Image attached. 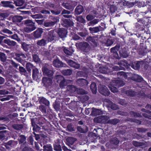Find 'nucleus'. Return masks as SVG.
<instances>
[{"label": "nucleus", "instance_id": "nucleus-21", "mask_svg": "<svg viewBox=\"0 0 151 151\" xmlns=\"http://www.w3.org/2000/svg\"><path fill=\"white\" fill-rule=\"evenodd\" d=\"M43 32V29L41 28H38L37 30L33 32V36L36 38L40 37Z\"/></svg>", "mask_w": 151, "mask_h": 151}, {"label": "nucleus", "instance_id": "nucleus-34", "mask_svg": "<svg viewBox=\"0 0 151 151\" xmlns=\"http://www.w3.org/2000/svg\"><path fill=\"white\" fill-rule=\"evenodd\" d=\"M61 73L62 74L65 76H70L72 73V71L70 69H65L62 70Z\"/></svg>", "mask_w": 151, "mask_h": 151}, {"label": "nucleus", "instance_id": "nucleus-52", "mask_svg": "<svg viewBox=\"0 0 151 151\" xmlns=\"http://www.w3.org/2000/svg\"><path fill=\"white\" fill-rule=\"evenodd\" d=\"M117 74L118 77L119 78H125L127 76L126 73L123 71L119 72L117 73Z\"/></svg>", "mask_w": 151, "mask_h": 151}, {"label": "nucleus", "instance_id": "nucleus-14", "mask_svg": "<svg viewBox=\"0 0 151 151\" xmlns=\"http://www.w3.org/2000/svg\"><path fill=\"white\" fill-rule=\"evenodd\" d=\"M68 32L64 28H60L58 31V34L60 37L63 40V39L66 37Z\"/></svg>", "mask_w": 151, "mask_h": 151}, {"label": "nucleus", "instance_id": "nucleus-17", "mask_svg": "<svg viewBox=\"0 0 151 151\" xmlns=\"http://www.w3.org/2000/svg\"><path fill=\"white\" fill-rule=\"evenodd\" d=\"M18 114L17 113H10V124H12L14 123H17L19 120L17 118Z\"/></svg>", "mask_w": 151, "mask_h": 151}, {"label": "nucleus", "instance_id": "nucleus-28", "mask_svg": "<svg viewBox=\"0 0 151 151\" xmlns=\"http://www.w3.org/2000/svg\"><path fill=\"white\" fill-rule=\"evenodd\" d=\"M53 65L54 66L58 68L62 67L63 66V62L58 59H55L53 61Z\"/></svg>", "mask_w": 151, "mask_h": 151}, {"label": "nucleus", "instance_id": "nucleus-5", "mask_svg": "<svg viewBox=\"0 0 151 151\" xmlns=\"http://www.w3.org/2000/svg\"><path fill=\"white\" fill-rule=\"evenodd\" d=\"M109 118L106 115H101L94 118L95 122L101 124H106V121Z\"/></svg>", "mask_w": 151, "mask_h": 151}, {"label": "nucleus", "instance_id": "nucleus-46", "mask_svg": "<svg viewBox=\"0 0 151 151\" xmlns=\"http://www.w3.org/2000/svg\"><path fill=\"white\" fill-rule=\"evenodd\" d=\"M14 124H12V127L13 128L16 130H19L22 129L23 128V125L22 124H16L14 123Z\"/></svg>", "mask_w": 151, "mask_h": 151}, {"label": "nucleus", "instance_id": "nucleus-43", "mask_svg": "<svg viewBox=\"0 0 151 151\" xmlns=\"http://www.w3.org/2000/svg\"><path fill=\"white\" fill-rule=\"evenodd\" d=\"M134 26L137 29L140 31H143L144 29V28L143 27V26L142 23L140 24L139 22H136L134 24Z\"/></svg>", "mask_w": 151, "mask_h": 151}, {"label": "nucleus", "instance_id": "nucleus-40", "mask_svg": "<svg viewBox=\"0 0 151 151\" xmlns=\"http://www.w3.org/2000/svg\"><path fill=\"white\" fill-rule=\"evenodd\" d=\"M69 80H66L64 78L59 83V86L61 88H65V86L67 85V83H69Z\"/></svg>", "mask_w": 151, "mask_h": 151}, {"label": "nucleus", "instance_id": "nucleus-2", "mask_svg": "<svg viewBox=\"0 0 151 151\" xmlns=\"http://www.w3.org/2000/svg\"><path fill=\"white\" fill-rule=\"evenodd\" d=\"M122 84V81L115 79L111 81L108 86L112 92L115 93L117 92V88L124 86Z\"/></svg>", "mask_w": 151, "mask_h": 151}, {"label": "nucleus", "instance_id": "nucleus-27", "mask_svg": "<svg viewBox=\"0 0 151 151\" xmlns=\"http://www.w3.org/2000/svg\"><path fill=\"white\" fill-rule=\"evenodd\" d=\"M84 11L83 6L81 5H78L75 9V14L76 15H79L83 12Z\"/></svg>", "mask_w": 151, "mask_h": 151}, {"label": "nucleus", "instance_id": "nucleus-8", "mask_svg": "<svg viewBox=\"0 0 151 151\" xmlns=\"http://www.w3.org/2000/svg\"><path fill=\"white\" fill-rule=\"evenodd\" d=\"M31 122L35 123V124L39 125L40 126H41L42 125H43L44 123H45L46 122L45 119L42 117L31 118Z\"/></svg>", "mask_w": 151, "mask_h": 151}, {"label": "nucleus", "instance_id": "nucleus-48", "mask_svg": "<svg viewBox=\"0 0 151 151\" xmlns=\"http://www.w3.org/2000/svg\"><path fill=\"white\" fill-rule=\"evenodd\" d=\"M67 89L71 93H73L76 90V87L73 85H68L67 87Z\"/></svg>", "mask_w": 151, "mask_h": 151}, {"label": "nucleus", "instance_id": "nucleus-1", "mask_svg": "<svg viewBox=\"0 0 151 151\" xmlns=\"http://www.w3.org/2000/svg\"><path fill=\"white\" fill-rule=\"evenodd\" d=\"M17 92L18 91L16 89L15 87L10 85V94H13L10 95V100L11 99H14L10 100V113L16 111L17 109V104L16 102L17 99L14 95L17 94Z\"/></svg>", "mask_w": 151, "mask_h": 151}, {"label": "nucleus", "instance_id": "nucleus-35", "mask_svg": "<svg viewBox=\"0 0 151 151\" xmlns=\"http://www.w3.org/2000/svg\"><path fill=\"white\" fill-rule=\"evenodd\" d=\"M128 44L131 48H132V49H136L137 45L136 44L135 40H134L132 39L129 40L128 42Z\"/></svg>", "mask_w": 151, "mask_h": 151}, {"label": "nucleus", "instance_id": "nucleus-38", "mask_svg": "<svg viewBox=\"0 0 151 151\" xmlns=\"http://www.w3.org/2000/svg\"><path fill=\"white\" fill-rule=\"evenodd\" d=\"M32 60L33 61L37 63H39L40 61V59L38 55L35 54H33L32 55Z\"/></svg>", "mask_w": 151, "mask_h": 151}, {"label": "nucleus", "instance_id": "nucleus-15", "mask_svg": "<svg viewBox=\"0 0 151 151\" xmlns=\"http://www.w3.org/2000/svg\"><path fill=\"white\" fill-rule=\"evenodd\" d=\"M62 24L64 27L68 28L73 26L74 23L72 20L70 19H64L63 21Z\"/></svg>", "mask_w": 151, "mask_h": 151}, {"label": "nucleus", "instance_id": "nucleus-37", "mask_svg": "<svg viewBox=\"0 0 151 151\" xmlns=\"http://www.w3.org/2000/svg\"><path fill=\"white\" fill-rule=\"evenodd\" d=\"M90 88L93 94H96L97 92V88L95 83L93 82L90 85Z\"/></svg>", "mask_w": 151, "mask_h": 151}, {"label": "nucleus", "instance_id": "nucleus-55", "mask_svg": "<svg viewBox=\"0 0 151 151\" xmlns=\"http://www.w3.org/2000/svg\"><path fill=\"white\" fill-rule=\"evenodd\" d=\"M46 43V40L43 39L37 41V44L40 46H44Z\"/></svg>", "mask_w": 151, "mask_h": 151}, {"label": "nucleus", "instance_id": "nucleus-10", "mask_svg": "<svg viewBox=\"0 0 151 151\" xmlns=\"http://www.w3.org/2000/svg\"><path fill=\"white\" fill-rule=\"evenodd\" d=\"M98 90L100 93L105 96H108L110 95L109 90L105 86L101 85L99 87Z\"/></svg>", "mask_w": 151, "mask_h": 151}, {"label": "nucleus", "instance_id": "nucleus-12", "mask_svg": "<svg viewBox=\"0 0 151 151\" xmlns=\"http://www.w3.org/2000/svg\"><path fill=\"white\" fill-rule=\"evenodd\" d=\"M96 38L95 37L89 36L86 37V41L89 43L91 45L96 47L97 46V43Z\"/></svg>", "mask_w": 151, "mask_h": 151}, {"label": "nucleus", "instance_id": "nucleus-56", "mask_svg": "<svg viewBox=\"0 0 151 151\" xmlns=\"http://www.w3.org/2000/svg\"><path fill=\"white\" fill-rule=\"evenodd\" d=\"M33 65L30 63H26V67L27 71L29 73H31L32 69L33 67Z\"/></svg>", "mask_w": 151, "mask_h": 151}, {"label": "nucleus", "instance_id": "nucleus-19", "mask_svg": "<svg viewBox=\"0 0 151 151\" xmlns=\"http://www.w3.org/2000/svg\"><path fill=\"white\" fill-rule=\"evenodd\" d=\"M142 61H136L131 63L130 66L135 70H139L141 68Z\"/></svg>", "mask_w": 151, "mask_h": 151}, {"label": "nucleus", "instance_id": "nucleus-30", "mask_svg": "<svg viewBox=\"0 0 151 151\" xmlns=\"http://www.w3.org/2000/svg\"><path fill=\"white\" fill-rule=\"evenodd\" d=\"M40 75V73L38 69L35 68L32 69V78L33 80H37L39 78V76Z\"/></svg>", "mask_w": 151, "mask_h": 151}, {"label": "nucleus", "instance_id": "nucleus-31", "mask_svg": "<svg viewBox=\"0 0 151 151\" xmlns=\"http://www.w3.org/2000/svg\"><path fill=\"white\" fill-rule=\"evenodd\" d=\"M119 119L117 118H114L113 119L107 120L106 121V124H110L111 125H115L120 122Z\"/></svg>", "mask_w": 151, "mask_h": 151}, {"label": "nucleus", "instance_id": "nucleus-22", "mask_svg": "<svg viewBox=\"0 0 151 151\" xmlns=\"http://www.w3.org/2000/svg\"><path fill=\"white\" fill-rule=\"evenodd\" d=\"M38 101L40 104H44L47 106L50 105V102L45 98L43 96L38 97Z\"/></svg>", "mask_w": 151, "mask_h": 151}, {"label": "nucleus", "instance_id": "nucleus-64", "mask_svg": "<svg viewBox=\"0 0 151 151\" xmlns=\"http://www.w3.org/2000/svg\"><path fill=\"white\" fill-rule=\"evenodd\" d=\"M99 21V20L98 19H93L89 22L88 25L89 26H93L95 24H97Z\"/></svg>", "mask_w": 151, "mask_h": 151}, {"label": "nucleus", "instance_id": "nucleus-6", "mask_svg": "<svg viewBox=\"0 0 151 151\" xmlns=\"http://www.w3.org/2000/svg\"><path fill=\"white\" fill-rule=\"evenodd\" d=\"M12 68V66H10V81L15 83L18 80V76L16 73V70H14Z\"/></svg>", "mask_w": 151, "mask_h": 151}, {"label": "nucleus", "instance_id": "nucleus-44", "mask_svg": "<svg viewBox=\"0 0 151 151\" xmlns=\"http://www.w3.org/2000/svg\"><path fill=\"white\" fill-rule=\"evenodd\" d=\"M141 68L144 71H146L148 69L149 65L148 64H147L144 61H142L141 62Z\"/></svg>", "mask_w": 151, "mask_h": 151}, {"label": "nucleus", "instance_id": "nucleus-9", "mask_svg": "<svg viewBox=\"0 0 151 151\" xmlns=\"http://www.w3.org/2000/svg\"><path fill=\"white\" fill-rule=\"evenodd\" d=\"M147 46L143 43H140L138 52V54L141 55H145L147 53Z\"/></svg>", "mask_w": 151, "mask_h": 151}, {"label": "nucleus", "instance_id": "nucleus-29", "mask_svg": "<svg viewBox=\"0 0 151 151\" xmlns=\"http://www.w3.org/2000/svg\"><path fill=\"white\" fill-rule=\"evenodd\" d=\"M67 63L70 67L76 69H78L80 67L79 64L71 60H69L67 61Z\"/></svg>", "mask_w": 151, "mask_h": 151}, {"label": "nucleus", "instance_id": "nucleus-42", "mask_svg": "<svg viewBox=\"0 0 151 151\" xmlns=\"http://www.w3.org/2000/svg\"><path fill=\"white\" fill-rule=\"evenodd\" d=\"M78 34L81 37L84 38L86 37V36L89 35V33L87 30L85 29L82 32L78 33Z\"/></svg>", "mask_w": 151, "mask_h": 151}, {"label": "nucleus", "instance_id": "nucleus-4", "mask_svg": "<svg viewBox=\"0 0 151 151\" xmlns=\"http://www.w3.org/2000/svg\"><path fill=\"white\" fill-rule=\"evenodd\" d=\"M79 49L82 52L87 53L90 50V47L87 42H81L78 43Z\"/></svg>", "mask_w": 151, "mask_h": 151}, {"label": "nucleus", "instance_id": "nucleus-16", "mask_svg": "<svg viewBox=\"0 0 151 151\" xmlns=\"http://www.w3.org/2000/svg\"><path fill=\"white\" fill-rule=\"evenodd\" d=\"M42 71L44 75L48 77H52L53 74V72L46 66H45L42 68Z\"/></svg>", "mask_w": 151, "mask_h": 151}, {"label": "nucleus", "instance_id": "nucleus-7", "mask_svg": "<svg viewBox=\"0 0 151 151\" xmlns=\"http://www.w3.org/2000/svg\"><path fill=\"white\" fill-rule=\"evenodd\" d=\"M64 145L63 141L59 139H57L53 144V148L55 151H62V146Z\"/></svg>", "mask_w": 151, "mask_h": 151}, {"label": "nucleus", "instance_id": "nucleus-62", "mask_svg": "<svg viewBox=\"0 0 151 151\" xmlns=\"http://www.w3.org/2000/svg\"><path fill=\"white\" fill-rule=\"evenodd\" d=\"M53 23L50 21H45L44 22V25L45 27H50L54 26Z\"/></svg>", "mask_w": 151, "mask_h": 151}, {"label": "nucleus", "instance_id": "nucleus-24", "mask_svg": "<svg viewBox=\"0 0 151 151\" xmlns=\"http://www.w3.org/2000/svg\"><path fill=\"white\" fill-rule=\"evenodd\" d=\"M77 82L78 85L80 87H86L88 84V81L83 78L79 79Z\"/></svg>", "mask_w": 151, "mask_h": 151}, {"label": "nucleus", "instance_id": "nucleus-50", "mask_svg": "<svg viewBox=\"0 0 151 151\" xmlns=\"http://www.w3.org/2000/svg\"><path fill=\"white\" fill-rule=\"evenodd\" d=\"M108 107L113 110H116L119 109L118 106L112 102L109 104Z\"/></svg>", "mask_w": 151, "mask_h": 151}, {"label": "nucleus", "instance_id": "nucleus-39", "mask_svg": "<svg viewBox=\"0 0 151 151\" xmlns=\"http://www.w3.org/2000/svg\"><path fill=\"white\" fill-rule=\"evenodd\" d=\"M32 125L33 127V130L34 131L33 132H38L40 131L41 129L40 126H39L37 124H35V123L31 122Z\"/></svg>", "mask_w": 151, "mask_h": 151}, {"label": "nucleus", "instance_id": "nucleus-61", "mask_svg": "<svg viewBox=\"0 0 151 151\" xmlns=\"http://www.w3.org/2000/svg\"><path fill=\"white\" fill-rule=\"evenodd\" d=\"M51 12L53 14L57 15L60 14L61 12V10L60 8L56 9L55 10H51Z\"/></svg>", "mask_w": 151, "mask_h": 151}, {"label": "nucleus", "instance_id": "nucleus-58", "mask_svg": "<svg viewBox=\"0 0 151 151\" xmlns=\"http://www.w3.org/2000/svg\"><path fill=\"white\" fill-rule=\"evenodd\" d=\"M30 45L23 42L22 44V47L25 51H27L30 48Z\"/></svg>", "mask_w": 151, "mask_h": 151}, {"label": "nucleus", "instance_id": "nucleus-18", "mask_svg": "<svg viewBox=\"0 0 151 151\" xmlns=\"http://www.w3.org/2000/svg\"><path fill=\"white\" fill-rule=\"evenodd\" d=\"M77 2L74 1L72 3V5H70V4L68 3H63L62 4V5L65 9L70 11H73L74 7L77 5Z\"/></svg>", "mask_w": 151, "mask_h": 151}, {"label": "nucleus", "instance_id": "nucleus-26", "mask_svg": "<svg viewBox=\"0 0 151 151\" xmlns=\"http://www.w3.org/2000/svg\"><path fill=\"white\" fill-rule=\"evenodd\" d=\"M11 19H12V21L13 22H20L23 19L22 17L19 15H13L10 16V20Z\"/></svg>", "mask_w": 151, "mask_h": 151}, {"label": "nucleus", "instance_id": "nucleus-45", "mask_svg": "<svg viewBox=\"0 0 151 151\" xmlns=\"http://www.w3.org/2000/svg\"><path fill=\"white\" fill-rule=\"evenodd\" d=\"M22 106L26 108L30 107L32 106V104L31 103V101L27 100H24L22 103Z\"/></svg>", "mask_w": 151, "mask_h": 151}, {"label": "nucleus", "instance_id": "nucleus-20", "mask_svg": "<svg viewBox=\"0 0 151 151\" xmlns=\"http://www.w3.org/2000/svg\"><path fill=\"white\" fill-rule=\"evenodd\" d=\"M34 139L32 135L29 136L27 139V142H25L24 143L21 145V147H22L24 146H28L29 145H33Z\"/></svg>", "mask_w": 151, "mask_h": 151}, {"label": "nucleus", "instance_id": "nucleus-47", "mask_svg": "<svg viewBox=\"0 0 151 151\" xmlns=\"http://www.w3.org/2000/svg\"><path fill=\"white\" fill-rule=\"evenodd\" d=\"M76 139L73 137H70L67 138L66 140L68 144L69 145H72L76 141Z\"/></svg>", "mask_w": 151, "mask_h": 151}, {"label": "nucleus", "instance_id": "nucleus-13", "mask_svg": "<svg viewBox=\"0 0 151 151\" xmlns=\"http://www.w3.org/2000/svg\"><path fill=\"white\" fill-rule=\"evenodd\" d=\"M118 64L122 68V70H124L125 68H129L130 65V64H129L126 60H120L118 62Z\"/></svg>", "mask_w": 151, "mask_h": 151}, {"label": "nucleus", "instance_id": "nucleus-41", "mask_svg": "<svg viewBox=\"0 0 151 151\" xmlns=\"http://www.w3.org/2000/svg\"><path fill=\"white\" fill-rule=\"evenodd\" d=\"M53 31H51L49 32L48 34V39L49 40L51 41L55 39V36Z\"/></svg>", "mask_w": 151, "mask_h": 151}, {"label": "nucleus", "instance_id": "nucleus-25", "mask_svg": "<svg viewBox=\"0 0 151 151\" xmlns=\"http://www.w3.org/2000/svg\"><path fill=\"white\" fill-rule=\"evenodd\" d=\"M36 28V27L35 25V23H33L27 27H25L24 28V31L27 33H29L32 31L34 30Z\"/></svg>", "mask_w": 151, "mask_h": 151}, {"label": "nucleus", "instance_id": "nucleus-11", "mask_svg": "<svg viewBox=\"0 0 151 151\" xmlns=\"http://www.w3.org/2000/svg\"><path fill=\"white\" fill-rule=\"evenodd\" d=\"M42 83L43 84V86L46 88H48L52 85V81L51 78L44 77L42 79Z\"/></svg>", "mask_w": 151, "mask_h": 151}, {"label": "nucleus", "instance_id": "nucleus-33", "mask_svg": "<svg viewBox=\"0 0 151 151\" xmlns=\"http://www.w3.org/2000/svg\"><path fill=\"white\" fill-rule=\"evenodd\" d=\"M125 94L128 96L134 97L137 95V92L132 89H129L125 91Z\"/></svg>", "mask_w": 151, "mask_h": 151}, {"label": "nucleus", "instance_id": "nucleus-36", "mask_svg": "<svg viewBox=\"0 0 151 151\" xmlns=\"http://www.w3.org/2000/svg\"><path fill=\"white\" fill-rule=\"evenodd\" d=\"M99 72L103 74H107L109 71V69L106 67H100L99 68Z\"/></svg>", "mask_w": 151, "mask_h": 151}, {"label": "nucleus", "instance_id": "nucleus-53", "mask_svg": "<svg viewBox=\"0 0 151 151\" xmlns=\"http://www.w3.org/2000/svg\"><path fill=\"white\" fill-rule=\"evenodd\" d=\"M14 4L17 6H21L24 3V1L23 0H14Z\"/></svg>", "mask_w": 151, "mask_h": 151}, {"label": "nucleus", "instance_id": "nucleus-63", "mask_svg": "<svg viewBox=\"0 0 151 151\" xmlns=\"http://www.w3.org/2000/svg\"><path fill=\"white\" fill-rule=\"evenodd\" d=\"M53 106L55 109L58 111L60 109V104L56 101L53 104Z\"/></svg>", "mask_w": 151, "mask_h": 151}, {"label": "nucleus", "instance_id": "nucleus-3", "mask_svg": "<svg viewBox=\"0 0 151 151\" xmlns=\"http://www.w3.org/2000/svg\"><path fill=\"white\" fill-rule=\"evenodd\" d=\"M14 54L15 55H14V58L22 64L23 65H24L25 63L24 60L27 58L25 55L22 52Z\"/></svg>", "mask_w": 151, "mask_h": 151}, {"label": "nucleus", "instance_id": "nucleus-49", "mask_svg": "<svg viewBox=\"0 0 151 151\" xmlns=\"http://www.w3.org/2000/svg\"><path fill=\"white\" fill-rule=\"evenodd\" d=\"M90 33L92 35H94V34L98 32L97 27H90L88 29Z\"/></svg>", "mask_w": 151, "mask_h": 151}, {"label": "nucleus", "instance_id": "nucleus-23", "mask_svg": "<svg viewBox=\"0 0 151 151\" xmlns=\"http://www.w3.org/2000/svg\"><path fill=\"white\" fill-rule=\"evenodd\" d=\"M63 48L64 52L67 56L72 55L74 51L72 47L67 48L65 47H63Z\"/></svg>", "mask_w": 151, "mask_h": 151}, {"label": "nucleus", "instance_id": "nucleus-32", "mask_svg": "<svg viewBox=\"0 0 151 151\" xmlns=\"http://www.w3.org/2000/svg\"><path fill=\"white\" fill-rule=\"evenodd\" d=\"M72 11L70 10H67L65 9H64L62 11V14H65L63 15V16L65 18H71L72 15H68V14H70L71 12Z\"/></svg>", "mask_w": 151, "mask_h": 151}, {"label": "nucleus", "instance_id": "nucleus-51", "mask_svg": "<svg viewBox=\"0 0 151 151\" xmlns=\"http://www.w3.org/2000/svg\"><path fill=\"white\" fill-rule=\"evenodd\" d=\"M20 139H19V144H23L25 142H26V137L24 135H20L19 136Z\"/></svg>", "mask_w": 151, "mask_h": 151}, {"label": "nucleus", "instance_id": "nucleus-59", "mask_svg": "<svg viewBox=\"0 0 151 151\" xmlns=\"http://www.w3.org/2000/svg\"><path fill=\"white\" fill-rule=\"evenodd\" d=\"M33 22L30 19H27L22 22L23 24L26 25V27H28V26H29L32 24H33Z\"/></svg>", "mask_w": 151, "mask_h": 151}, {"label": "nucleus", "instance_id": "nucleus-60", "mask_svg": "<svg viewBox=\"0 0 151 151\" xmlns=\"http://www.w3.org/2000/svg\"><path fill=\"white\" fill-rule=\"evenodd\" d=\"M64 78H65L63 76L60 75H57L55 76V79L56 82L58 83H59Z\"/></svg>", "mask_w": 151, "mask_h": 151}, {"label": "nucleus", "instance_id": "nucleus-54", "mask_svg": "<svg viewBox=\"0 0 151 151\" xmlns=\"http://www.w3.org/2000/svg\"><path fill=\"white\" fill-rule=\"evenodd\" d=\"M43 148V151H53L52 148L50 145H44Z\"/></svg>", "mask_w": 151, "mask_h": 151}, {"label": "nucleus", "instance_id": "nucleus-57", "mask_svg": "<svg viewBox=\"0 0 151 151\" xmlns=\"http://www.w3.org/2000/svg\"><path fill=\"white\" fill-rule=\"evenodd\" d=\"M120 47V46L119 45H116L115 47L111 48V53H114L117 52L119 50Z\"/></svg>", "mask_w": 151, "mask_h": 151}]
</instances>
